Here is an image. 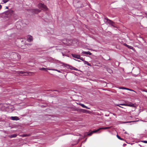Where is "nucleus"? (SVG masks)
I'll list each match as a JSON object with an SVG mask.
<instances>
[{
  "mask_svg": "<svg viewBox=\"0 0 147 147\" xmlns=\"http://www.w3.org/2000/svg\"><path fill=\"white\" fill-rule=\"evenodd\" d=\"M111 128V127H101L100 128H99L98 129L94 130L93 131H92L89 134H86V133L84 135V136L85 137L86 136H91L92 135L93 133H96V132H98L99 131L100 129H110ZM88 133H86V134H88Z\"/></svg>",
  "mask_w": 147,
  "mask_h": 147,
  "instance_id": "f257e3e1",
  "label": "nucleus"
},
{
  "mask_svg": "<svg viewBox=\"0 0 147 147\" xmlns=\"http://www.w3.org/2000/svg\"><path fill=\"white\" fill-rule=\"evenodd\" d=\"M38 7L39 9L43 10H47L48 9L47 7L45 5L42 3L39 4L38 5Z\"/></svg>",
  "mask_w": 147,
  "mask_h": 147,
  "instance_id": "f03ea898",
  "label": "nucleus"
},
{
  "mask_svg": "<svg viewBox=\"0 0 147 147\" xmlns=\"http://www.w3.org/2000/svg\"><path fill=\"white\" fill-rule=\"evenodd\" d=\"M12 55H13V57L16 60H19L20 58V55L16 53H13Z\"/></svg>",
  "mask_w": 147,
  "mask_h": 147,
  "instance_id": "7ed1b4c3",
  "label": "nucleus"
},
{
  "mask_svg": "<svg viewBox=\"0 0 147 147\" xmlns=\"http://www.w3.org/2000/svg\"><path fill=\"white\" fill-rule=\"evenodd\" d=\"M32 72H26L24 71H19V73L20 74H22L23 76H29L30 75V74L32 73Z\"/></svg>",
  "mask_w": 147,
  "mask_h": 147,
  "instance_id": "20e7f679",
  "label": "nucleus"
},
{
  "mask_svg": "<svg viewBox=\"0 0 147 147\" xmlns=\"http://www.w3.org/2000/svg\"><path fill=\"white\" fill-rule=\"evenodd\" d=\"M105 19L107 20V21L106 22V24H111L112 26H114L113 24L114 23L112 21L108 19L107 18H105Z\"/></svg>",
  "mask_w": 147,
  "mask_h": 147,
  "instance_id": "39448f33",
  "label": "nucleus"
},
{
  "mask_svg": "<svg viewBox=\"0 0 147 147\" xmlns=\"http://www.w3.org/2000/svg\"><path fill=\"white\" fill-rule=\"evenodd\" d=\"M32 12L34 13H38L40 12V10H39L38 9H32Z\"/></svg>",
  "mask_w": 147,
  "mask_h": 147,
  "instance_id": "423d86ee",
  "label": "nucleus"
},
{
  "mask_svg": "<svg viewBox=\"0 0 147 147\" xmlns=\"http://www.w3.org/2000/svg\"><path fill=\"white\" fill-rule=\"evenodd\" d=\"M72 56L74 58L79 59H80V55H76V54H71Z\"/></svg>",
  "mask_w": 147,
  "mask_h": 147,
  "instance_id": "0eeeda50",
  "label": "nucleus"
},
{
  "mask_svg": "<svg viewBox=\"0 0 147 147\" xmlns=\"http://www.w3.org/2000/svg\"><path fill=\"white\" fill-rule=\"evenodd\" d=\"M13 11L11 10H9L6 13L7 14L9 15H11L13 14Z\"/></svg>",
  "mask_w": 147,
  "mask_h": 147,
  "instance_id": "6e6552de",
  "label": "nucleus"
},
{
  "mask_svg": "<svg viewBox=\"0 0 147 147\" xmlns=\"http://www.w3.org/2000/svg\"><path fill=\"white\" fill-rule=\"evenodd\" d=\"M11 119L13 120H18L19 119V118L17 117H11Z\"/></svg>",
  "mask_w": 147,
  "mask_h": 147,
  "instance_id": "1a4fd4ad",
  "label": "nucleus"
},
{
  "mask_svg": "<svg viewBox=\"0 0 147 147\" xmlns=\"http://www.w3.org/2000/svg\"><path fill=\"white\" fill-rule=\"evenodd\" d=\"M80 105L83 108H85L86 109H90V108L85 105H84L82 104H80Z\"/></svg>",
  "mask_w": 147,
  "mask_h": 147,
  "instance_id": "9d476101",
  "label": "nucleus"
},
{
  "mask_svg": "<svg viewBox=\"0 0 147 147\" xmlns=\"http://www.w3.org/2000/svg\"><path fill=\"white\" fill-rule=\"evenodd\" d=\"M82 53L83 54H87V55L88 54V55H92V53L90 52H89V51H88V52L83 51L82 52Z\"/></svg>",
  "mask_w": 147,
  "mask_h": 147,
  "instance_id": "9b49d317",
  "label": "nucleus"
},
{
  "mask_svg": "<svg viewBox=\"0 0 147 147\" xmlns=\"http://www.w3.org/2000/svg\"><path fill=\"white\" fill-rule=\"evenodd\" d=\"M17 136V135L16 134H14L13 135H9V136L11 138H15Z\"/></svg>",
  "mask_w": 147,
  "mask_h": 147,
  "instance_id": "f8f14e48",
  "label": "nucleus"
},
{
  "mask_svg": "<svg viewBox=\"0 0 147 147\" xmlns=\"http://www.w3.org/2000/svg\"><path fill=\"white\" fill-rule=\"evenodd\" d=\"M49 70H51L53 71H57L59 73H61V72L59 70L56 69H48Z\"/></svg>",
  "mask_w": 147,
  "mask_h": 147,
  "instance_id": "ddd939ff",
  "label": "nucleus"
},
{
  "mask_svg": "<svg viewBox=\"0 0 147 147\" xmlns=\"http://www.w3.org/2000/svg\"><path fill=\"white\" fill-rule=\"evenodd\" d=\"M49 69L45 68L44 67H42V68H41L40 69V70H44L46 71H47V69Z\"/></svg>",
  "mask_w": 147,
  "mask_h": 147,
  "instance_id": "4468645a",
  "label": "nucleus"
},
{
  "mask_svg": "<svg viewBox=\"0 0 147 147\" xmlns=\"http://www.w3.org/2000/svg\"><path fill=\"white\" fill-rule=\"evenodd\" d=\"M126 106L131 107H133L134 106V105L133 104L131 103L129 104H127Z\"/></svg>",
  "mask_w": 147,
  "mask_h": 147,
  "instance_id": "2eb2a0df",
  "label": "nucleus"
},
{
  "mask_svg": "<svg viewBox=\"0 0 147 147\" xmlns=\"http://www.w3.org/2000/svg\"><path fill=\"white\" fill-rule=\"evenodd\" d=\"M107 71L110 73H111L112 72V70L110 68L107 69Z\"/></svg>",
  "mask_w": 147,
  "mask_h": 147,
  "instance_id": "dca6fc26",
  "label": "nucleus"
},
{
  "mask_svg": "<svg viewBox=\"0 0 147 147\" xmlns=\"http://www.w3.org/2000/svg\"><path fill=\"white\" fill-rule=\"evenodd\" d=\"M32 40V37L31 36H30L29 37V38L28 39V40L29 41H31Z\"/></svg>",
  "mask_w": 147,
  "mask_h": 147,
  "instance_id": "f3484780",
  "label": "nucleus"
},
{
  "mask_svg": "<svg viewBox=\"0 0 147 147\" xmlns=\"http://www.w3.org/2000/svg\"><path fill=\"white\" fill-rule=\"evenodd\" d=\"M30 136V134H24L22 135V136L23 137H26V136Z\"/></svg>",
  "mask_w": 147,
  "mask_h": 147,
  "instance_id": "a211bd4d",
  "label": "nucleus"
},
{
  "mask_svg": "<svg viewBox=\"0 0 147 147\" xmlns=\"http://www.w3.org/2000/svg\"><path fill=\"white\" fill-rule=\"evenodd\" d=\"M127 47L128 48H129V49H132L134 48L133 47L130 46H129V45H128Z\"/></svg>",
  "mask_w": 147,
  "mask_h": 147,
  "instance_id": "6ab92c4d",
  "label": "nucleus"
},
{
  "mask_svg": "<svg viewBox=\"0 0 147 147\" xmlns=\"http://www.w3.org/2000/svg\"><path fill=\"white\" fill-rule=\"evenodd\" d=\"M61 64H62L64 66L67 67V66H69V65H67V64H65L63 63H62Z\"/></svg>",
  "mask_w": 147,
  "mask_h": 147,
  "instance_id": "aec40b11",
  "label": "nucleus"
},
{
  "mask_svg": "<svg viewBox=\"0 0 147 147\" xmlns=\"http://www.w3.org/2000/svg\"><path fill=\"white\" fill-rule=\"evenodd\" d=\"M117 138L120 140H123V139L121 138L118 135H117Z\"/></svg>",
  "mask_w": 147,
  "mask_h": 147,
  "instance_id": "412c9836",
  "label": "nucleus"
},
{
  "mask_svg": "<svg viewBox=\"0 0 147 147\" xmlns=\"http://www.w3.org/2000/svg\"><path fill=\"white\" fill-rule=\"evenodd\" d=\"M9 1V0H3V1L4 3H6Z\"/></svg>",
  "mask_w": 147,
  "mask_h": 147,
  "instance_id": "4be33fe9",
  "label": "nucleus"
},
{
  "mask_svg": "<svg viewBox=\"0 0 147 147\" xmlns=\"http://www.w3.org/2000/svg\"><path fill=\"white\" fill-rule=\"evenodd\" d=\"M126 88L123 87H121L119 88V89H125V90H126Z\"/></svg>",
  "mask_w": 147,
  "mask_h": 147,
  "instance_id": "5701e85b",
  "label": "nucleus"
},
{
  "mask_svg": "<svg viewBox=\"0 0 147 147\" xmlns=\"http://www.w3.org/2000/svg\"><path fill=\"white\" fill-rule=\"evenodd\" d=\"M126 90H130V91H134L133 90H131V89H130L129 88H126Z\"/></svg>",
  "mask_w": 147,
  "mask_h": 147,
  "instance_id": "b1692460",
  "label": "nucleus"
},
{
  "mask_svg": "<svg viewBox=\"0 0 147 147\" xmlns=\"http://www.w3.org/2000/svg\"><path fill=\"white\" fill-rule=\"evenodd\" d=\"M142 142L145 143H147V141L145 140L142 141Z\"/></svg>",
  "mask_w": 147,
  "mask_h": 147,
  "instance_id": "393cba45",
  "label": "nucleus"
},
{
  "mask_svg": "<svg viewBox=\"0 0 147 147\" xmlns=\"http://www.w3.org/2000/svg\"><path fill=\"white\" fill-rule=\"evenodd\" d=\"M119 105L123 106H126L127 104H120Z\"/></svg>",
  "mask_w": 147,
  "mask_h": 147,
  "instance_id": "a878e982",
  "label": "nucleus"
},
{
  "mask_svg": "<svg viewBox=\"0 0 147 147\" xmlns=\"http://www.w3.org/2000/svg\"><path fill=\"white\" fill-rule=\"evenodd\" d=\"M123 45H124L125 46H126V47H127V46H128V45H127L126 44V43H124V44H123Z\"/></svg>",
  "mask_w": 147,
  "mask_h": 147,
  "instance_id": "bb28decb",
  "label": "nucleus"
},
{
  "mask_svg": "<svg viewBox=\"0 0 147 147\" xmlns=\"http://www.w3.org/2000/svg\"><path fill=\"white\" fill-rule=\"evenodd\" d=\"M79 59L82 60V61H83V58L82 57H80V59Z\"/></svg>",
  "mask_w": 147,
  "mask_h": 147,
  "instance_id": "cd10ccee",
  "label": "nucleus"
},
{
  "mask_svg": "<svg viewBox=\"0 0 147 147\" xmlns=\"http://www.w3.org/2000/svg\"><path fill=\"white\" fill-rule=\"evenodd\" d=\"M117 106H119V107H120L122 108H123L122 107L120 106L119 105H117Z\"/></svg>",
  "mask_w": 147,
  "mask_h": 147,
  "instance_id": "c85d7f7f",
  "label": "nucleus"
},
{
  "mask_svg": "<svg viewBox=\"0 0 147 147\" xmlns=\"http://www.w3.org/2000/svg\"><path fill=\"white\" fill-rule=\"evenodd\" d=\"M87 64L88 65H89V66L90 65V63H88V62H87Z\"/></svg>",
  "mask_w": 147,
  "mask_h": 147,
  "instance_id": "c756f323",
  "label": "nucleus"
},
{
  "mask_svg": "<svg viewBox=\"0 0 147 147\" xmlns=\"http://www.w3.org/2000/svg\"><path fill=\"white\" fill-rule=\"evenodd\" d=\"M1 8H2V6L1 5H0V10L1 9Z\"/></svg>",
  "mask_w": 147,
  "mask_h": 147,
  "instance_id": "7c9ffc66",
  "label": "nucleus"
},
{
  "mask_svg": "<svg viewBox=\"0 0 147 147\" xmlns=\"http://www.w3.org/2000/svg\"><path fill=\"white\" fill-rule=\"evenodd\" d=\"M83 111H83V112H85V111H87V110H84V109H83Z\"/></svg>",
  "mask_w": 147,
  "mask_h": 147,
  "instance_id": "2f4dec72",
  "label": "nucleus"
},
{
  "mask_svg": "<svg viewBox=\"0 0 147 147\" xmlns=\"http://www.w3.org/2000/svg\"><path fill=\"white\" fill-rule=\"evenodd\" d=\"M144 91L147 92V90H144Z\"/></svg>",
  "mask_w": 147,
  "mask_h": 147,
  "instance_id": "473e14b6",
  "label": "nucleus"
},
{
  "mask_svg": "<svg viewBox=\"0 0 147 147\" xmlns=\"http://www.w3.org/2000/svg\"><path fill=\"white\" fill-rule=\"evenodd\" d=\"M135 121H131L129 122H135Z\"/></svg>",
  "mask_w": 147,
  "mask_h": 147,
  "instance_id": "72a5a7b5",
  "label": "nucleus"
},
{
  "mask_svg": "<svg viewBox=\"0 0 147 147\" xmlns=\"http://www.w3.org/2000/svg\"><path fill=\"white\" fill-rule=\"evenodd\" d=\"M6 8L7 9H8V7L7 6L6 7Z\"/></svg>",
  "mask_w": 147,
  "mask_h": 147,
  "instance_id": "f704fd0d",
  "label": "nucleus"
},
{
  "mask_svg": "<svg viewBox=\"0 0 147 147\" xmlns=\"http://www.w3.org/2000/svg\"><path fill=\"white\" fill-rule=\"evenodd\" d=\"M125 134H127V132H125Z\"/></svg>",
  "mask_w": 147,
  "mask_h": 147,
  "instance_id": "c9c22d12",
  "label": "nucleus"
},
{
  "mask_svg": "<svg viewBox=\"0 0 147 147\" xmlns=\"http://www.w3.org/2000/svg\"><path fill=\"white\" fill-rule=\"evenodd\" d=\"M111 58H109V60H111Z\"/></svg>",
  "mask_w": 147,
  "mask_h": 147,
  "instance_id": "e433bc0d",
  "label": "nucleus"
}]
</instances>
